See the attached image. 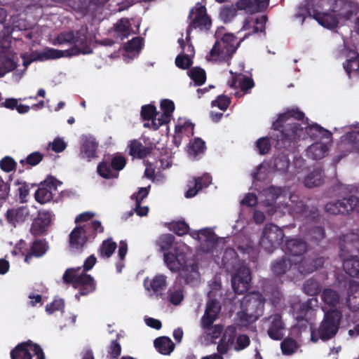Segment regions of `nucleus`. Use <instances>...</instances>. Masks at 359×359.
Masks as SVG:
<instances>
[{"mask_svg":"<svg viewBox=\"0 0 359 359\" xmlns=\"http://www.w3.org/2000/svg\"><path fill=\"white\" fill-rule=\"evenodd\" d=\"M304 117V113L297 108L289 109L279 115L272 124V128L278 131L273 137L277 149L294 148L299 140L305 138L304 128L300 123L292 121V118L302 121Z\"/></svg>","mask_w":359,"mask_h":359,"instance_id":"3","label":"nucleus"},{"mask_svg":"<svg viewBox=\"0 0 359 359\" xmlns=\"http://www.w3.org/2000/svg\"><path fill=\"white\" fill-rule=\"evenodd\" d=\"M222 261L226 271H231L236 268V265L239 262V258L233 248H228L224 251Z\"/></svg>","mask_w":359,"mask_h":359,"instance_id":"34","label":"nucleus"},{"mask_svg":"<svg viewBox=\"0 0 359 359\" xmlns=\"http://www.w3.org/2000/svg\"><path fill=\"white\" fill-rule=\"evenodd\" d=\"M359 198L355 196H348L334 202H329L325 205V210L332 215H347L353 211L358 204Z\"/></svg>","mask_w":359,"mask_h":359,"instance_id":"16","label":"nucleus"},{"mask_svg":"<svg viewBox=\"0 0 359 359\" xmlns=\"http://www.w3.org/2000/svg\"><path fill=\"white\" fill-rule=\"evenodd\" d=\"M98 144L92 136H85L82 138V143L80 148L79 156L88 161L95 158Z\"/></svg>","mask_w":359,"mask_h":359,"instance_id":"23","label":"nucleus"},{"mask_svg":"<svg viewBox=\"0 0 359 359\" xmlns=\"http://www.w3.org/2000/svg\"><path fill=\"white\" fill-rule=\"evenodd\" d=\"M115 36L121 39L128 38L131 34V25L129 19L123 18L118 20L114 26Z\"/></svg>","mask_w":359,"mask_h":359,"instance_id":"36","label":"nucleus"},{"mask_svg":"<svg viewBox=\"0 0 359 359\" xmlns=\"http://www.w3.org/2000/svg\"><path fill=\"white\" fill-rule=\"evenodd\" d=\"M212 183V177L208 173H204L201 177H194L189 182V188L185 192L184 196L187 198H193L203 188L208 187Z\"/></svg>","mask_w":359,"mask_h":359,"instance_id":"22","label":"nucleus"},{"mask_svg":"<svg viewBox=\"0 0 359 359\" xmlns=\"http://www.w3.org/2000/svg\"><path fill=\"white\" fill-rule=\"evenodd\" d=\"M190 148L193 153L196 155L203 152L205 149V143L203 140L197 137L191 143Z\"/></svg>","mask_w":359,"mask_h":359,"instance_id":"63","label":"nucleus"},{"mask_svg":"<svg viewBox=\"0 0 359 359\" xmlns=\"http://www.w3.org/2000/svg\"><path fill=\"white\" fill-rule=\"evenodd\" d=\"M193 64L189 55L180 54L175 58L176 66L182 69H188Z\"/></svg>","mask_w":359,"mask_h":359,"instance_id":"53","label":"nucleus"},{"mask_svg":"<svg viewBox=\"0 0 359 359\" xmlns=\"http://www.w3.org/2000/svg\"><path fill=\"white\" fill-rule=\"evenodd\" d=\"M346 61L343 67L350 78L352 72L359 73V53L354 50L345 48Z\"/></svg>","mask_w":359,"mask_h":359,"instance_id":"28","label":"nucleus"},{"mask_svg":"<svg viewBox=\"0 0 359 359\" xmlns=\"http://www.w3.org/2000/svg\"><path fill=\"white\" fill-rule=\"evenodd\" d=\"M188 75L192 79L196 86H201L206 81L205 71L199 67H194L188 72Z\"/></svg>","mask_w":359,"mask_h":359,"instance_id":"41","label":"nucleus"},{"mask_svg":"<svg viewBox=\"0 0 359 359\" xmlns=\"http://www.w3.org/2000/svg\"><path fill=\"white\" fill-rule=\"evenodd\" d=\"M323 264L324 259L323 257H318L313 259L303 257L297 265V270L302 274L311 273L323 266Z\"/></svg>","mask_w":359,"mask_h":359,"instance_id":"29","label":"nucleus"},{"mask_svg":"<svg viewBox=\"0 0 359 359\" xmlns=\"http://www.w3.org/2000/svg\"><path fill=\"white\" fill-rule=\"evenodd\" d=\"M284 238L283 231L273 224H266L259 241L260 247L269 253H271L282 243Z\"/></svg>","mask_w":359,"mask_h":359,"instance_id":"11","label":"nucleus"},{"mask_svg":"<svg viewBox=\"0 0 359 359\" xmlns=\"http://www.w3.org/2000/svg\"><path fill=\"white\" fill-rule=\"evenodd\" d=\"M223 331L224 332L221 339L232 345L234 343L237 333L236 326L234 325H229Z\"/></svg>","mask_w":359,"mask_h":359,"instance_id":"54","label":"nucleus"},{"mask_svg":"<svg viewBox=\"0 0 359 359\" xmlns=\"http://www.w3.org/2000/svg\"><path fill=\"white\" fill-rule=\"evenodd\" d=\"M274 168L277 171L285 172L290 166V160L287 155L283 154H278L273 161Z\"/></svg>","mask_w":359,"mask_h":359,"instance_id":"45","label":"nucleus"},{"mask_svg":"<svg viewBox=\"0 0 359 359\" xmlns=\"http://www.w3.org/2000/svg\"><path fill=\"white\" fill-rule=\"evenodd\" d=\"M308 245L301 238H291L286 241L285 253L292 257H301L307 250Z\"/></svg>","mask_w":359,"mask_h":359,"instance_id":"26","label":"nucleus"},{"mask_svg":"<svg viewBox=\"0 0 359 359\" xmlns=\"http://www.w3.org/2000/svg\"><path fill=\"white\" fill-rule=\"evenodd\" d=\"M175 236L170 233L163 234L158 240V245L161 251L165 253V251L170 250L175 242Z\"/></svg>","mask_w":359,"mask_h":359,"instance_id":"50","label":"nucleus"},{"mask_svg":"<svg viewBox=\"0 0 359 359\" xmlns=\"http://www.w3.org/2000/svg\"><path fill=\"white\" fill-rule=\"evenodd\" d=\"M65 308V302L62 299H55L46 306V311L51 315L57 311H62Z\"/></svg>","mask_w":359,"mask_h":359,"instance_id":"59","label":"nucleus"},{"mask_svg":"<svg viewBox=\"0 0 359 359\" xmlns=\"http://www.w3.org/2000/svg\"><path fill=\"white\" fill-rule=\"evenodd\" d=\"M187 249V246L184 243L177 244L172 252L164 253V261L170 271H178L189 265Z\"/></svg>","mask_w":359,"mask_h":359,"instance_id":"15","label":"nucleus"},{"mask_svg":"<svg viewBox=\"0 0 359 359\" xmlns=\"http://www.w3.org/2000/svg\"><path fill=\"white\" fill-rule=\"evenodd\" d=\"M342 312L336 308L324 311V316L317 328L311 329V339L313 342L323 341L334 338L337 334L342 320Z\"/></svg>","mask_w":359,"mask_h":359,"instance_id":"8","label":"nucleus"},{"mask_svg":"<svg viewBox=\"0 0 359 359\" xmlns=\"http://www.w3.org/2000/svg\"><path fill=\"white\" fill-rule=\"evenodd\" d=\"M126 158L122 155H115L109 162L102 161L97 168V173L104 179L118 178V172L122 170L126 165Z\"/></svg>","mask_w":359,"mask_h":359,"instance_id":"14","label":"nucleus"},{"mask_svg":"<svg viewBox=\"0 0 359 359\" xmlns=\"http://www.w3.org/2000/svg\"><path fill=\"white\" fill-rule=\"evenodd\" d=\"M291 261L287 258H282L274 261L271 264V270L276 276L285 274L290 268Z\"/></svg>","mask_w":359,"mask_h":359,"instance_id":"39","label":"nucleus"},{"mask_svg":"<svg viewBox=\"0 0 359 359\" xmlns=\"http://www.w3.org/2000/svg\"><path fill=\"white\" fill-rule=\"evenodd\" d=\"M0 62L7 73L15 69L18 67L17 63L9 57V55H0Z\"/></svg>","mask_w":359,"mask_h":359,"instance_id":"58","label":"nucleus"},{"mask_svg":"<svg viewBox=\"0 0 359 359\" xmlns=\"http://www.w3.org/2000/svg\"><path fill=\"white\" fill-rule=\"evenodd\" d=\"M16 166L17 163L11 156H6L0 161V168L6 172H10L14 170Z\"/></svg>","mask_w":359,"mask_h":359,"instance_id":"56","label":"nucleus"},{"mask_svg":"<svg viewBox=\"0 0 359 359\" xmlns=\"http://www.w3.org/2000/svg\"><path fill=\"white\" fill-rule=\"evenodd\" d=\"M156 349L163 355H170L175 348V344L168 337H159L154 342Z\"/></svg>","mask_w":359,"mask_h":359,"instance_id":"35","label":"nucleus"},{"mask_svg":"<svg viewBox=\"0 0 359 359\" xmlns=\"http://www.w3.org/2000/svg\"><path fill=\"white\" fill-rule=\"evenodd\" d=\"M192 237L199 241H202L203 238L205 242L210 243L212 245H215L217 243L215 233L208 228L201 229L198 232L193 233Z\"/></svg>","mask_w":359,"mask_h":359,"instance_id":"42","label":"nucleus"},{"mask_svg":"<svg viewBox=\"0 0 359 359\" xmlns=\"http://www.w3.org/2000/svg\"><path fill=\"white\" fill-rule=\"evenodd\" d=\"M116 248V243L113 241L111 238H109L103 241L100 245L98 249L99 255L102 258L108 259L113 255Z\"/></svg>","mask_w":359,"mask_h":359,"instance_id":"38","label":"nucleus"},{"mask_svg":"<svg viewBox=\"0 0 359 359\" xmlns=\"http://www.w3.org/2000/svg\"><path fill=\"white\" fill-rule=\"evenodd\" d=\"M5 216L7 222L15 226L17 223L22 222L26 219L27 212L25 208L22 207L11 208L6 211Z\"/></svg>","mask_w":359,"mask_h":359,"instance_id":"32","label":"nucleus"},{"mask_svg":"<svg viewBox=\"0 0 359 359\" xmlns=\"http://www.w3.org/2000/svg\"><path fill=\"white\" fill-rule=\"evenodd\" d=\"M252 276L248 267L241 265L236 269L231 278V285L236 294H243L250 287Z\"/></svg>","mask_w":359,"mask_h":359,"instance_id":"17","label":"nucleus"},{"mask_svg":"<svg viewBox=\"0 0 359 359\" xmlns=\"http://www.w3.org/2000/svg\"><path fill=\"white\" fill-rule=\"evenodd\" d=\"M59 183L60 182L55 177L52 176L48 177L43 182L41 183V186L35 191L34 197L36 201L41 204L50 201L53 196L52 189L56 190Z\"/></svg>","mask_w":359,"mask_h":359,"instance_id":"18","label":"nucleus"},{"mask_svg":"<svg viewBox=\"0 0 359 359\" xmlns=\"http://www.w3.org/2000/svg\"><path fill=\"white\" fill-rule=\"evenodd\" d=\"M292 205V208L297 214L300 216L311 220L312 222H317L320 219V212L318 208L315 207H309L305 205L303 201H297L296 203Z\"/></svg>","mask_w":359,"mask_h":359,"instance_id":"25","label":"nucleus"},{"mask_svg":"<svg viewBox=\"0 0 359 359\" xmlns=\"http://www.w3.org/2000/svg\"><path fill=\"white\" fill-rule=\"evenodd\" d=\"M217 316L215 314H210L208 311H205L201 318L202 327L204 330H210L213 325L214 321L217 319Z\"/></svg>","mask_w":359,"mask_h":359,"instance_id":"62","label":"nucleus"},{"mask_svg":"<svg viewBox=\"0 0 359 359\" xmlns=\"http://www.w3.org/2000/svg\"><path fill=\"white\" fill-rule=\"evenodd\" d=\"M266 299L259 292L245 294L241 300V310L237 316L243 326H248L263 315Z\"/></svg>","mask_w":359,"mask_h":359,"instance_id":"7","label":"nucleus"},{"mask_svg":"<svg viewBox=\"0 0 359 359\" xmlns=\"http://www.w3.org/2000/svg\"><path fill=\"white\" fill-rule=\"evenodd\" d=\"M267 21L266 15H262L255 20V25L252 27V32L246 34L244 37L236 41V37L231 33H226L223 35L220 40H217L213 47L209 53L208 60H212L219 63L226 62L230 64V61L240 46L241 42L252 34L265 32V25Z\"/></svg>","mask_w":359,"mask_h":359,"instance_id":"4","label":"nucleus"},{"mask_svg":"<svg viewBox=\"0 0 359 359\" xmlns=\"http://www.w3.org/2000/svg\"><path fill=\"white\" fill-rule=\"evenodd\" d=\"M52 212L50 210H41L38 212V216L34 219L30 232L34 236L43 234L51 223Z\"/></svg>","mask_w":359,"mask_h":359,"instance_id":"19","label":"nucleus"},{"mask_svg":"<svg viewBox=\"0 0 359 359\" xmlns=\"http://www.w3.org/2000/svg\"><path fill=\"white\" fill-rule=\"evenodd\" d=\"M144 286L147 290L152 291L154 294L160 297L167 287V276L163 274H157L151 280L146 278L144 280Z\"/></svg>","mask_w":359,"mask_h":359,"instance_id":"21","label":"nucleus"},{"mask_svg":"<svg viewBox=\"0 0 359 359\" xmlns=\"http://www.w3.org/2000/svg\"><path fill=\"white\" fill-rule=\"evenodd\" d=\"M169 301L173 305H178L184 299L182 286H174L168 290Z\"/></svg>","mask_w":359,"mask_h":359,"instance_id":"44","label":"nucleus"},{"mask_svg":"<svg viewBox=\"0 0 359 359\" xmlns=\"http://www.w3.org/2000/svg\"><path fill=\"white\" fill-rule=\"evenodd\" d=\"M307 236L311 241L319 242L325 238V231L324 228L322 226H312L309 229Z\"/></svg>","mask_w":359,"mask_h":359,"instance_id":"48","label":"nucleus"},{"mask_svg":"<svg viewBox=\"0 0 359 359\" xmlns=\"http://www.w3.org/2000/svg\"><path fill=\"white\" fill-rule=\"evenodd\" d=\"M236 15V9L231 6H225L220 11V17L225 22L230 21Z\"/></svg>","mask_w":359,"mask_h":359,"instance_id":"60","label":"nucleus"},{"mask_svg":"<svg viewBox=\"0 0 359 359\" xmlns=\"http://www.w3.org/2000/svg\"><path fill=\"white\" fill-rule=\"evenodd\" d=\"M256 147L261 155L268 154L271 148L269 138L268 137L259 138L256 142Z\"/></svg>","mask_w":359,"mask_h":359,"instance_id":"52","label":"nucleus"},{"mask_svg":"<svg viewBox=\"0 0 359 359\" xmlns=\"http://www.w3.org/2000/svg\"><path fill=\"white\" fill-rule=\"evenodd\" d=\"M327 147L322 142H316L310 145L306 151V156L313 160L323 158L327 152Z\"/></svg>","mask_w":359,"mask_h":359,"instance_id":"33","label":"nucleus"},{"mask_svg":"<svg viewBox=\"0 0 359 359\" xmlns=\"http://www.w3.org/2000/svg\"><path fill=\"white\" fill-rule=\"evenodd\" d=\"M129 154L140 159H143L149 156L153 150L151 147H144L142 143L137 140H133L128 144Z\"/></svg>","mask_w":359,"mask_h":359,"instance_id":"30","label":"nucleus"},{"mask_svg":"<svg viewBox=\"0 0 359 359\" xmlns=\"http://www.w3.org/2000/svg\"><path fill=\"white\" fill-rule=\"evenodd\" d=\"M322 299L325 304L335 307L339 302L340 297L337 291L327 288L323 290Z\"/></svg>","mask_w":359,"mask_h":359,"instance_id":"40","label":"nucleus"},{"mask_svg":"<svg viewBox=\"0 0 359 359\" xmlns=\"http://www.w3.org/2000/svg\"><path fill=\"white\" fill-rule=\"evenodd\" d=\"M142 40L140 37H135L128 41L125 46L128 52L139 51L141 49Z\"/></svg>","mask_w":359,"mask_h":359,"instance_id":"64","label":"nucleus"},{"mask_svg":"<svg viewBox=\"0 0 359 359\" xmlns=\"http://www.w3.org/2000/svg\"><path fill=\"white\" fill-rule=\"evenodd\" d=\"M87 26H82L79 30L61 32L56 38L57 42L62 44L72 45V48L66 50H60L52 48H46L43 51H33L30 54L21 55L23 66L25 69L33 62L45 61L58 59L64 56L77 55L85 53L88 48Z\"/></svg>","mask_w":359,"mask_h":359,"instance_id":"2","label":"nucleus"},{"mask_svg":"<svg viewBox=\"0 0 359 359\" xmlns=\"http://www.w3.org/2000/svg\"><path fill=\"white\" fill-rule=\"evenodd\" d=\"M177 281L183 280L186 284L194 285L198 280L200 274L197 263H191L180 271Z\"/></svg>","mask_w":359,"mask_h":359,"instance_id":"24","label":"nucleus"},{"mask_svg":"<svg viewBox=\"0 0 359 359\" xmlns=\"http://www.w3.org/2000/svg\"><path fill=\"white\" fill-rule=\"evenodd\" d=\"M339 257L343 262L344 271L352 277L359 275V233L343 235L339 241Z\"/></svg>","mask_w":359,"mask_h":359,"instance_id":"6","label":"nucleus"},{"mask_svg":"<svg viewBox=\"0 0 359 359\" xmlns=\"http://www.w3.org/2000/svg\"><path fill=\"white\" fill-rule=\"evenodd\" d=\"M160 107L163 112L164 116H167L168 115L172 116V114L175 110V104L172 100L168 99L161 100Z\"/></svg>","mask_w":359,"mask_h":359,"instance_id":"61","label":"nucleus"},{"mask_svg":"<svg viewBox=\"0 0 359 359\" xmlns=\"http://www.w3.org/2000/svg\"><path fill=\"white\" fill-rule=\"evenodd\" d=\"M171 230L178 236H184L189 232V226L184 221H178L171 224Z\"/></svg>","mask_w":359,"mask_h":359,"instance_id":"55","label":"nucleus"},{"mask_svg":"<svg viewBox=\"0 0 359 359\" xmlns=\"http://www.w3.org/2000/svg\"><path fill=\"white\" fill-rule=\"evenodd\" d=\"M188 18L191 20V22L187 29L186 39L187 41L190 40L191 32L193 29L209 30L211 27V20L207 15L205 6H199L192 8L189 12Z\"/></svg>","mask_w":359,"mask_h":359,"instance_id":"12","label":"nucleus"},{"mask_svg":"<svg viewBox=\"0 0 359 359\" xmlns=\"http://www.w3.org/2000/svg\"><path fill=\"white\" fill-rule=\"evenodd\" d=\"M280 348L284 355H291L298 348L297 341L292 338H285L280 344Z\"/></svg>","mask_w":359,"mask_h":359,"instance_id":"46","label":"nucleus"},{"mask_svg":"<svg viewBox=\"0 0 359 359\" xmlns=\"http://www.w3.org/2000/svg\"><path fill=\"white\" fill-rule=\"evenodd\" d=\"M231 103L230 98L224 95H219L217 98L211 102L212 107H217L221 110L225 111Z\"/></svg>","mask_w":359,"mask_h":359,"instance_id":"57","label":"nucleus"},{"mask_svg":"<svg viewBox=\"0 0 359 359\" xmlns=\"http://www.w3.org/2000/svg\"><path fill=\"white\" fill-rule=\"evenodd\" d=\"M80 269L81 267L67 269L62 279L65 283L71 284L74 288L79 289L80 295L85 296L95 290L96 283L90 275L83 272L79 273Z\"/></svg>","mask_w":359,"mask_h":359,"instance_id":"10","label":"nucleus"},{"mask_svg":"<svg viewBox=\"0 0 359 359\" xmlns=\"http://www.w3.org/2000/svg\"><path fill=\"white\" fill-rule=\"evenodd\" d=\"M305 137L309 135L312 138H330L332 135L331 133L321 127L317 123H314L305 127Z\"/></svg>","mask_w":359,"mask_h":359,"instance_id":"37","label":"nucleus"},{"mask_svg":"<svg viewBox=\"0 0 359 359\" xmlns=\"http://www.w3.org/2000/svg\"><path fill=\"white\" fill-rule=\"evenodd\" d=\"M11 359H45L41 347L31 340L18 344L11 351Z\"/></svg>","mask_w":359,"mask_h":359,"instance_id":"13","label":"nucleus"},{"mask_svg":"<svg viewBox=\"0 0 359 359\" xmlns=\"http://www.w3.org/2000/svg\"><path fill=\"white\" fill-rule=\"evenodd\" d=\"M15 186H18L19 187L17 189V194L19 196L20 202H26V198L29 195V187L27 182L20 181L18 180L15 182Z\"/></svg>","mask_w":359,"mask_h":359,"instance_id":"51","label":"nucleus"},{"mask_svg":"<svg viewBox=\"0 0 359 359\" xmlns=\"http://www.w3.org/2000/svg\"><path fill=\"white\" fill-rule=\"evenodd\" d=\"M104 227L99 220H93L83 226H76L69 234V248L74 252L82 251L88 240L95 238L97 233H103Z\"/></svg>","mask_w":359,"mask_h":359,"instance_id":"9","label":"nucleus"},{"mask_svg":"<svg viewBox=\"0 0 359 359\" xmlns=\"http://www.w3.org/2000/svg\"><path fill=\"white\" fill-rule=\"evenodd\" d=\"M158 115L156 107L153 104L143 105L141 109L140 116L144 121H151Z\"/></svg>","mask_w":359,"mask_h":359,"instance_id":"47","label":"nucleus"},{"mask_svg":"<svg viewBox=\"0 0 359 359\" xmlns=\"http://www.w3.org/2000/svg\"><path fill=\"white\" fill-rule=\"evenodd\" d=\"M267 320L269 322V326L267 330L269 337L273 339L279 341L283 339L285 334V325L279 313L270 316Z\"/></svg>","mask_w":359,"mask_h":359,"instance_id":"20","label":"nucleus"},{"mask_svg":"<svg viewBox=\"0 0 359 359\" xmlns=\"http://www.w3.org/2000/svg\"><path fill=\"white\" fill-rule=\"evenodd\" d=\"M87 26H82L79 30L61 32L56 38L57 42L62 44L72 45V48L66 50H60L52 48H46L43 51H33L30 54L21 55L23 66L25 69L33 62L45 61L58 59L64 56L77 55L85 53L88 48Z\"/></svg>","mask_w":359,"mask_h":359,"instance_id":"1","label":"nucleus"},{"mask_svg":"<svg viewBox=\"0 0 359 359\" xmlns=\"http://www.w3.org/2000/svg\"><path fill=\"white\" fill-rule=\"evenodd\" d=\"M331 0H306L304 7L300 8L296 16L302 18L304 21L305 15L315 19L319 25L329 29H334L338 26L339 18L335 11H325V6L330 4Z\"/></svg>","mask_w":359,"mask_h":359,"instance_id":"5","label":"nucleus"},{"mask_svg":"<svg viewBox=\"0 0 359 359\" xmlns=\"http://www.w3.org/2000/svg\"><path fill=\"white\" fill-rule=\"evenodd\" d=\"M324 176V170L322 168H315L305 177L304 184L308 188L318 187L323 184Z\"/></svg>","mask_w":359,"mask_h":359,"instance_id":"31","label":"nucleus"},{"mask_svg":"<svg viewBox=\"0 0 359 359\" xmlns=\"http://www.w3.org/2000/svg\"><path fill=\"white\" fill-rule=\"evenodd\" d=\"M43 155L39 151H34L29 154L25 159H21L20 163L24 165L27 164L30 166H36L42 161Z\"/></svg>","mask_w":359,"mask_h":359,"instance_id":"49","label":"nucleus"},{"mask_svg":"<svg viewBox=\"0 0 359 359\" xmlns=\"http://www.w3.org/2000/svg\"><path fill=\"white\" fill-rule=\"evenodd\" d=\"M304 292L309 296H315L321 290L320 283L314 278L306 280L303 285Z\"/></svg>","mask_w":359,"mask_h":359,"instance_id":"43","label":"nucleus"},{"mask_svg":"<svg viewBox=\"0 0 359 359\" xmlns=\"http://www.w3.org/2000/svg\"><path fill=\"white\" fill-rule=\"evenodd\" d=\"M48 250V243L43 240H35L31 245L30 250L27 253H22L25 256L24 261L30 264L33 257H41Z\"/></svg>","mask_w":359,"mask_h":359,"instance_id":"27","label":"nucleus"}]
</instances>
